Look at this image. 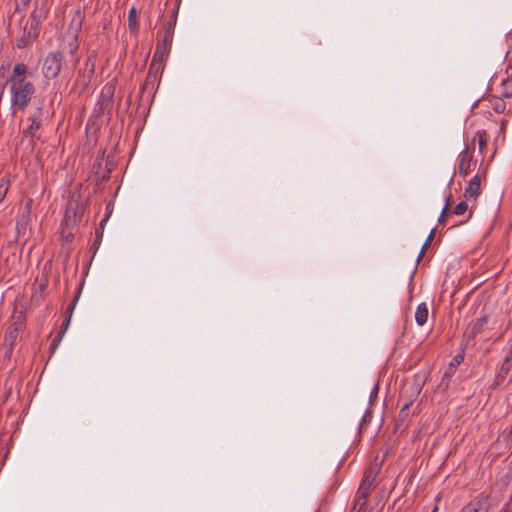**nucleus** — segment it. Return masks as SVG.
<instances>
[{
    "label": "nucleus",
    "instance_id": "nucleus-1",
    "mask_svg": "<svg viewBox=\"0 0 512 512\" xmlns=\"http://www.w3.org/2000/svg\"><path fill=\"white\" fill-rule=\"evenodd\" d=\"M26 325V314L23 311H14L11 317V324L7 328L4 338H3V346L5 348V356L10 357L15 342L20 334V332L25 328Z\"/></svg>",
    "mask_w": 512,
    "mask_h": 512
},
{
    "label": "nucleus",
    "instance_id": "nucleus-2",
    "mask_svg": "<svg viewBox=\"0 0 512 512\" xmlns=\"http://www.w3.org/2000/svg\"><path fill=\"white\" fill-rule=\"evenodd\" d=\"M36 92L32 82L10 85L11 108L14 111H24Z\"/></svg>",
    "mask_w": 512,
    "mask_h": 512
},
{
    "label": "nucleus",
    "instance_id": "nucleus-3",
    "mask_svg": "<svg viewBox=\"0 0 512 512\" xmlns=\"http://www.w3.org/2000/svg\"><path fill=\"white\" fill-rule=\"evenodd\" d=\"M63 54L60 51H51L43 61L42 73L48 79H55L61 72L63 65Z\"/></svg>",
    "mask_w": 512,
    "mask_h": 512
},
{
    "label": "nucleus",
    "instance_id": "nucleus-4",
    "mask_svg": "<svg viewBox=\"0 0 512 512\" xmlns=\"http://www.w3.org/2000/svg\"><path fill=\"white\" fill-rule=\"evenodd\" d=\"M40 34V28L26 21L22 26L20 34L15 37V45L19 49L31 46Z\"/></svg>",
    "mask_w": 512,
    "mask_h": 512
},
{
    "label": "nucleus",
    "instance_id": "nucleus-5",
    "mask_svg": "<svg viewBox=\"0 0 512 512\" xmlns=\"http://www.w3.org/2000/svg\"><path fill=\"white\" fill-rule=\"evenodd\" d=\"M50 8L49 0H35L34 9L28 21L40 28V24L47 18Z\"/></svg>",
    "mask_w": 512,
    "mask_h": 512
},
{
    "label": "nucleus",
    "instance_id": "nucleus-6",
    "mask_svg": "<svg viewBox=\"0 0 512 512\" xmlns=\"http://www.w3.org/2000/svg\"><path fill=\"white\" fill-rule=\"evenodd\" d=\"M490 507L489 497L479 494L469 501L460 512H488Z\"/></svg>",
    "mask_w": 512,
    "mask_h": 512
},
{
    "label": "nucleus",
    "instance_id": "nucleus-7",
    "mask_svg": "<svg viewBox=\"0 0 512 512\" xmlns=\"http://www.w3.org/2000/svg\"><path fill=\"white\" fill-rule=\"evenodd\" d=\"M476 166V162L472 160L468 148H465L459 154L458 172L463 177H466L472 169Z\"/></svg>",
    "mask_w": 512,
    "mask_h": 512
},
{
    "label": "nucleus",
    "instance_id": "nucleus-8",
    "mask_svg": "<svg viewBox=\"0 0 512 512\" xmlns=\"http://www.w3.org/2000/svg\"><path fill=\"white\" fill-rule=\"evenodd\" d=\"M28 67L24 63H17L14 65L12 74L8 79L10 85L24 84L28 83L27 80Z\"/></svg>",
    "mask_w": 512,
    "mask_h": 512
},
{
    "label": "nucleus",
    "instance_id": "nucleus-9",
    "mask_svg": "<svg viewBox=\"0 0 512 512\" xmlns=\"http://www.w3.org/2000/svg\"><path fill=\"white\" fill-rule=\"evenodd\" d=\"M159 36L161 37V39H159L157 42L153 56H156L159 59L166 60L171 50L173 38L162 35L160 33Z\"/></svg>",
    "mask_w": 512,
    "mask_h": 512
},
{
    "label": "nucleus",
    "instance_id": "nucleus-10",
    "mask_svg": "<svg viewBox=\"0 0 512 512\" xmlns=\"http://www.w3.org/2000/svg\"><path fill=\"white\" fill-rule=\"evenodd\" d=\"M371 491V489H368L365 486H359L354 498V504L350 512H361L366 506V500L369 497Z\"/></svg>",
    "mask_w": 512,
    "mask_h": 512
},
{
    "label": "nucleus",
    "instance_id": "nucleus-11",
    "mask_svg": "<svg viewBox=\"0 0 512 512\" xmlns=\"http://www.w3.org/2000/svg\"><path fill=\"white\" fill-rule=\"evenodd\" d=\"M164 62V59H159L156 56H153L146 77V81L148 83H154L158 76L162 74L164 69Z\"/></svg>",
    "mask_w": 512,
    "mask_h": 512
},
{
    "label": "nucleus",
    "instance_id": "nucleus-12",
    "mask_svg": "<svg viewBox=\"0 0 512 512\" xmlns=\"http://www.w3.org/2000/svg\"><path fill=\"white\" fill-rule=\"evenodd\" d=\"M491 108L497 113H510L512 112V101H506L499 94L493 95L489 98Z\"/></svg>",
    "mask_w": 512,
    "mask_h": 512
},
{
    "label": "nucleus",
    "instance_id": "nucleus-13",
    "mask_svg": "<svg viewBox=\"0 0 512 512\" xmlns=\"http://www.w3.org/2000/svg\"><path fill=\"white\" fill-rule=\"evenodd\" d=\"M507 78L502 80L498 94L506 101H512V66H508Z\"/></svg>",
    "mask_w": 512,
    "mask_h": 512
},
{
    "label": "nucleus",
    "instance_id": "nucleus-14",
    "mask_svg": "<svg viewBox=\"0 0 512 512\" xmlns=\"http://www.w3.org/2000/svg\"><path fill=\"white\" fill-rule=\"evenodd\" d=\"M512 369V359L505 357L500 364L495 377L496 385H501Z\"/></svg>",
    "mask_w": 512,
    "mask_h": 512
},
{
    "label": "nucleus",
    "instance_id": "nucleus-15",
    "mask_svg": "<svg viewBox=\"0 0 512 512\" xmlns=\"http://www.w3.org/2000/svg\"><path fill=\"white\" fill-rule=\"evenodd\" d=\"M481 186H480V176L475 175L469 182L468 186L465 189L464 196L467 200L476 199L480 194Z\"/></svg>",
    "mask_w": 512,
    "mask_h": 512
},
{
    "label": "nucleus",
    "instance_id": "nucleus-16",
    "mask_svg": "<svg viewBox=\"0 0 512 512\" xmlns=\"http://www.w3.org/2000/svg\"><path fill=\"white\" fill-rule=\"evenodd\" d=\"M378 475V468L377 467H369L363 476L362 482L360 486H365L368 489L372 490L374 481Z\"/></svg>",
    "mask_w": 512,
    "mask_h": 512
},
{
    "label": "nucleus",
    "instance_id": "nucleus-17",
    "mask_svg": "<svg viewBox=\"0 0 512 512\" xmlns=\"http://www.w3.org/2000/svg\"><path fill=\"white\" fill-rule=\"evenodd\" d=\"M428 307L426 303H420L417 306L416 312H415V321L419 326H423L428 319Z\"/></svg>",
    "mask_w": 512,
    "mask_h": 512
},
{
    "label": "nucleus",
    "instance_id": "nucleus-18",
    "mask_svg": "<svg viewBox=\"0 0 512 512\" xmlns=\"http://www.w3.org/2000/svg\"><path fill=\"white\" fill-rule=\"evenodd\" d=\"M176 21H177V12L173 11L170 16L169 21L164 23L163 32L161 34L173 38Z\"/></svg>",
    "mask_w": 512,
    "mask_h": 512
},
{
    "label": "nucleus",
    "instance_id": "nucleus-19",
    "mask_svg": "<svg viewBox=\"0 0 512 512\" xmlns=\"http://www.w3.org/2000/svg\"><path fill=\"white\" fill-rule=\"evenodd\" d=\"M488 323V317L486 315L478 318L473 324L470 332V337L475 338L481 333Z\"/></svg>",
    "mask_w": 512,
    "mask_h": 512
},
{
    "label": "nucleus",
    "instance_id": "nucleus-20",
    "mask_svg": "<svg viewBox=\"0 0 512 512\" xmlns=\"http://www.w3.org/2000/svg\"><path fill=\"white\" fill-rule=\"evenodd\" d=\"M30 125L25 130L24 134L26 136H30L31 138H34L36 136V132L41 127V119L39 117L31 116L29 117Z\"/></svg>",
    "mask_w": 512,
    "mask_h": 512
},
{
    "label": "nucleus",
    "instance_id": "nucleus-21",
    "mask_svg": "<svg viewBox=\"0 0 512 512\" xmlns=\"http://www.w3.org/2000/svg\"><path fill=\"white\" fill-rule=\"evenodd\" d=\"M128 26L131 32H137L139 29L138 13L135 7L130 8L128 12Z\"/></svg>",
    "mask_w": 512,
    "mask_h": 512
},
{
    "label": "nucleus",
    "instance_id": "nucleus-22",
    "mask_svg": "<svg viewBox=\"0 0 512 512\" xmlns=\"http://www.w3.org/2000/svg\"><path fill=\"white\" fill-rule=\"evenodd\" d=\"M10 187V180L7 177H2L0 179V203L3 202V200L6 197V194Z\"/></svg>",
    "mask_w": 512,
    "mask_h": 512
},
{
    "label": "nucleus",
    "instance_id": "nucleus-23",
    "mask_svg": "<svg viewBox=\"0 0 512 512\" xmlns=\"http://www.w3.org/2000/svg\"><path fill=\"white\" fill-rule=\"evenodd\" d=\"M412 402H407L403 405V407L400 409L397 417V422L404 423L408 416H409V408Z\"/></svg>",
    "mask_w": 512,
    "mask_h": 512
},
{
    "label": "nucleus",
    "instance_id": "nucleus-24",
    "mask_svg": "<svg viewBox=\"0 0 512 512\" xmlns=\"http://www.w3.org/2000/svg\"><path fill=\"white\" fill-rule=\"evenodd\" d=\"M477 137H478L479 151L482 152L488 143V134L486 133V131H478Z\"/></svg>",
    "mask_w": 512,
    "mask_h": 512
},
{
    "label": "nucleus",
    "instance_id": "nucleus-25",
    "mask_svg": "<svg viewBox=\"0 0 512 512\" xmlns=\"http://www.w3.org/2000/svg\"><path fill=\"white\" fill-rule=\"evenodd\" d=\"M70 315H68V317L64 320L63 324H62V330L60 331L59 335H58V338L57 339H54L51 343V345H57V343L60 341V339L62 338V336L64 335L65 331L67 330L69 324H70Z\"/></svg>",
    "mask_w": 512,
    "mask_h": 512
},
{
    "label": "nucleus",
    "instance_id": "nucleus-26",
    "mask_svg": "<svg viewBox=\"0 0 512 512\" xmlns=\"http://www.w3.org/2000/svg\"><path fill=\"white\" fill-rule=\"evenodd\" d=\"M434 235H435V228H433V229L430 231V233H429V235H428V237H427V239H426L425 243L423 244V246H422V248H421V251H420V254H419V256H418V261H419V260H420V258L423 256L424 251L428 248V246H429L430 242L433 240Z\"/></svg>",
    "mask_w": 512,
    "mask_h": 512
},
{
    "label": "nucleus",
    "instance_id": "nucleus-27",
    "mask_svg": "<svg viewBox=\"0 0 512 512\" xmlns=\"http://www.w3.org/2000/svg\"><path fill=\"white\" fill-rule=\"evenodd\" d=\"M467 210H468V205H467L466 201H461L455 206L453 212L455 215L460 216V215H463Z\"/></svg>",
    "mask_w": 512,
    "mask_h": 512
},
{
    "label": "nucleus",
    "instance_id": "nucleus-28",
    "mask_svg": "<svg viewBox=\"0 0 512 512\" xmlns=\"http://www.w3.org/2000/svg\"><path fill=\"white\" fill-rule=\"evenodd\" d=\"M450 198H451V195H449L447 197V200H446V203H445V206L444 208L442 209L441 211V214L439 216V219H438V222L440 224H443L446 220V217H447V212H448V209H449V205H450Z\"/></svg>",
    "mask_w": 512,
    "mask_h": 512
},
{
    "label": "nucleus",
    "instance_id": "nucleus-29",
    "mask_svg": "<svg viewBox=\"0 0 512 512\" xmlns=\"http://www.w3.org/2000/svg\"><path fill=\"white\" fill-rule=\"evenodd\" d=\"M79 294H80V291L77 293V295L74 297L73 301L71 302V304L67 308V314L70 315V316L72 315V313L74 311V308H75L76 303H77L78 298H79Z\"/></svg>",
    "mask_w": 512,
    "mask_h": 512
},
{
    "label": "nucleus",
    "instance_id": "nucleus-30",
    "mask_svg": "<svg viewBox=\"0 0 512 512\" xmlns=\"http://www.w3.org/2000/svg\"><path fill=\"white\" fill-rule=\"evenodd\" d=\"M378 391H379V386H378V384H376L374 386V388L372 389L370 396H369L370 403H372L376 400V398L378 396Z\"/></svg>",
    "mask_w": 512,
    "mask_h": 512
},
{
    "label": "nucleus",
    "instance_id": "nucleus-31",
    "mask_svg": "<svg viewBox=\"0 0 512 512\" xmlns=\"http://www.w3.org/2000/svg\"><path fill=\"white\" fill-rule=\"evenodd\" d=\"M463 358H464V357H463V355H460V354L456 355V356L452 359V361H451L450 365H451V366L459 365V364L463 361Z\"/></svg>",
    "mask_w": 512,
    "mask_h": 512
},
{
    "label": "nucleus",
    "instance_id": "nucleus-32",
    "mask_svg": "<svg viewBox=\"0 0 512 512\" xmlns=\"http://www.w3.org/2000/svg\"><path fill=\"white\" fill-rule=\"evenodd\" d=\"M95 236H96V241H101V239L103 237V230H101L100 228H96Z\"/></svg>",
    "mask_w": 512,
    "mask_h": 512
},
{
    "label": "nucleus",
    "instance_id": "nucleus-33",
    "mask_svg": "<svg viewBox=\"0 0 512 512\" xmlns=\"http://www.w3.org/2000/svg\"><path fill=\"white\" fill-rule=\"evenodd\" d=\"M107 220H108V216L101 220L100 225H99V227H98V228H100L101 230H103V229H104V225H105V223L107 222Z\"/></svg>",
    "mask_w": 512,
    "mask_h": 512
},
{
    "label": "nucleus",
    "instance_id": "nucleus-34",
    "mask_svg": "<svg viewBox=\"0 0 512 512\" xmlns=\"http://www.w3.org/2000/svg\"><path fill=\"white\" fill-rule=\"evenodd\" d=\"M505 357L512 359V344L509 346V349H508Z\"/></svg>",
    "mask_w": 512,
    "mask_h": 512
},
{
    "label": "nucleus",
    "instance_id": "nucleus-35",
    "mask_svg": "<svg viewBox=\"0 0 512 512\" xmlns=\"http://www.w3.org/2000/svg\"><path fill=\"white\" fill-rule=\"evenodd\" d=\"M24 5H28V3L31 1V0H22Z\"/></svg>",
    "mask_w": 512,
    "mask_h": 512
},
{
    "label": "nucleus",
    "instance_id": "nucleus-36",
    "mask_svg": "<svg viewBox=\"0 0 512 512\" xmlns=\"http://www.w3.org/2000/svg\"><path fill=\"white\" fill-rule=\"evenodd\" d=\"M437 511H438V507H437V506H435V507L433 508L432 512H437Z\"/></svg>",
    "mask_w": 512,
    "mask_h": 512
},
{
    "label": "nucleus",
    "instance_id": "nucleus-37",
    "mask_svg": "<svg viewBox=\"0 0 512 512\" xmlns=\"http://www.w3.org/2000/svg\"><path fill=\"white\" fill-rule=\"evenodd\" d=\"M77 48H78V46L75 44V45H74V47H73V49H72V51H73V50H76Z\"/></svg>",
    "mask_w": 512,
    "mask_h": 512
},
{
    "label": "nucleus",
    "instance_id": "nucleus-38",
    "mask_svg": "<svg viewBox=\"0 0 512 512\" xmlns=\"http://www.w3.org/2000/svg\"><path fill=\"white\" fill-rule=\"evenodd\" d=\"M315 512H319V511H315Z\"/></svg>",
    "mask_w": 512,
    "mask_h": 512
}]
</instances>
